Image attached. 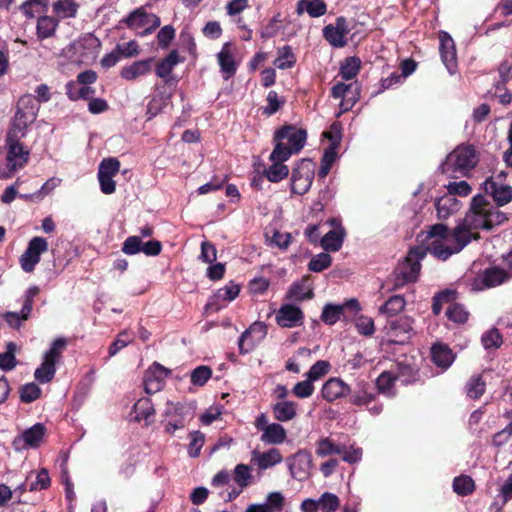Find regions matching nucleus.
Instances as JSON below:
<instances>
[{
  "mask_svg": "<svg viewBox=\"0 0 512 512\" xmlns=\"http://www.w3.org/2000/svg\"><path fill=\"white\" fill-rule=\"evenodd\" d=\"M48 251V241L41 236L31 238L28 245L19 258L21 269L26 273L35 270L36 265L40 262L41 255Z\"/></svg>",
  "mask_w": 512,
  "mask_h": 512,
  "instance_id": "obj_12",
  "label": "nucleus"
},
{
  "mask_svg": "<svg viewBox=\"0 0 512 512\" xmlns=\"http://www.w3.org/2000/svg\"><path fill=\"white\" fill-rule=\"evenodd\" d=\"M21 137L11 138L7 134L5 139L6 164L0 165V179H9L14 173L22 169L29 160L30 152L20 143Z\"/></svg>",
  "mask_w": 512,
  "mask_h": 512,
  "instance_id": "obj_6",
  "label": "nucleus"
},
{
  "mask_svg": "<svg viewBox=\"0 0 512 512\" xmlns=\"http://www.w3.org/2000/svg\"><path fill=\"white\" fill-rule=\"evenodd\" d=\"M272 165L265 171V175L270 182H279L289 174V168L284 164L286 160H270Z\"/></svg>",
  "mask_w": 512,
  "mask_h": 512,
  "instance_id": "obj_47",
  "label": "nucleus"
},
{
  "mask_svg": "<svg viewBox=\"0 0 512 512\" xmlns=\"http://www.w3.org/2000/svg\"><path fill=\"white\" fill-rule=\"evenodd\" d=\"M313 297V291L304 282L293 283L286 294V299L293 302H302Z\"/></svg>",
  "mask_w": 512,
  "mask_h": 512,
  "instance_id": "obj_44",
  "label": "nucleus"
},
{
  "mask_svg": "<svg viewBox=\"0 0 512 512\" xmlns=\"http://www.w3.org/2000/svg\"><path fill=\"white\" fill-rule=\"evenodd\" d=\"M306 140V130L292 125L283 126L275 132V147L269 160H288L293 154L302 150Z\"/></svg>",
  "mask_w": 512,
  "mask_h": 512,
  "instance_id": "obj_2",
  "label": "nucleus"
},
{
  "mask_svg": "<svg viewBox=\"0 0 512 512\" xmlns=\"http://www.w3.org/2000/svg\"><path fill=\"white\" fill-rule=\"evenodd\" d=\"M507 215L493 205L484 195H475L465 217L454 229L444 224L429 227L426 239H431L430 251L440 260H447L462 251L472 240L479 238L477 230H491L507 221Z\"/></svg>",
  "mask_w": 512,
  "mask_h": 512,
  "instance_id": "obj_1",
  "label": "nucleus"
},
{
  "mask_svg": "<svg viewBox=\"0 0 512 512\" xmlns=\"http://www.w3.org/2000/svg\"><path fill=\"white\" fill-rule=\"evenodd\" d=\"M437 217L441 220L449 218L461 208V202L454 195L445 194L435 202Z\"/></svg>",
  "mask_w": 512,
  "mask_h": 512,
  "instance_id": "obj_31",
  "label": "nucleus"
},
{
  "mask_svg": "<svg viewBox=\"0 0 512 512\" xmlns=\"http://www.w3.org/2000/svg\"><path fill=\"white\" fill-rule=\"evenodd\" d=\"M284 501L285 499L281 492H271L263 503L249 505L246 512H280L284 508Z\"/></svg>",
  "mask_w": 512,
  "mask_h": 512,
  "instance_id": "obj_29",
  "label": "nucleus"
},
{
  "mask_svg": "<svg viewBox=\"0 0 512 512\" xmlns=\"http://www.w3.org/2000/svg\"><path fill=\"white\" fill-rule=\"evenodd\" d=\"M169 370L161 364L154 362L144 374V389L147 394H154L163 387L164 380L169 375Z\"/></svg>",
  "mask_w": 512,
  "mask_h": 512,
  "instance_id": "obj_20",
  "label": "nucleus"
},
{
  "mask_svg": "<svg viewBox=\"0 0 512 512\" xmlns=\"http://www.w3.org/2000/svg\"><path fill=\"white\" fill-rule=\"evenodd\" d=\"M66 340L58 338L54 340L43 356L41 365L35 370L34 377L40 383L50 382L56 373V364L60 361L66 347Z\"/></svg>",
  "mask_w": 512,
  "mask_h": 512,
  "instance_id": "obj_7",
  "label": "nucleus"
},
{
  "mask_svg": "<svg viewBox=\"0 0 512 512\" xmlns=\"http://www.w3.org/2000/svg\"><path fill=\"white\" fill-rule=\"evenodd\" d=\"M357 332L363 336H372L375 332L374 320L367 315H360L355 320Z\"/></svg>",
  "mask_w": 512,
  "mask_h": 512,
  "instance_id": "obj_60",
  "label": "nucleus"
},
{
  "mask_svg": "<svg viewBox=\"0 0 512 512\" xmlns=\"http://www.w3.org/2000/svg\"><path fill=\"white\" fill-rule=\"evenodd\" d=\"M311 456L306 451L297 452L290 460L289 470L293 478L304 480L309 475Z\"/></svg>",
  "mask_w": 512,
  "mask_h": 512,
  "instance_id": "obj_28",
  "label": "nucleus"
},
{
  "mask_svg": "<svg viewBox=\"0 0 512 512\" xmlns=\"http://www.w3.org/2000/svg\"><path fill=\"white\" fill-rule=\"evenodd\" d=\"M337 149L338 148L328 146L324 150L321 159L320 169L318 171V176L320 178H325L328 175L332 165L335 163L337 159Z\"/></svg>",
  "mask_w": 512,
  "mask_h": 512,
  "instance_id": "obj_52",
  "label": "nucleus"
},
{
  "mask_svg": "<svg viewBox=\"0 0 512 512\" xmlns=\"http://www.w3.org/2000/svg\"><path fill=\"white\" fill-rule=\"evenodd\" d=\"M287 437L285 428L279 423H270L261 434L260 440L269 445L282 444Z\"/></svg>",
  "mask_w": 512,
  "mask_h": 512,
  "instance_id": "obj_38",
  "label": "nucleus"
},
{
  "mask_svg": "<svg viewBox=\"0 0 512 512\" xmlns=\"http://www.w3.org/2000/svg\"><path fill=\"white\" fill-rule=\"evenodd\" d=\"M297 14L307 13L312 18L321 17L327 12V5L322 0H299Z\"/></svg>",
  "mask_w": 512,
  "mask_h": 512,
  "instance_id": "obj_37",
  "label": "nucleus"
},
{
  "mask_svg": "<svg viewBox=\"0 0 512 512\" xmlns=\"http://www.w3.org/2000/svg\"><path fill=\"white\" fill-rule=\"evenodd\" d=\"M39 109L40 105L33 95L26 94L20 97L7 134H10L11 138H24L28 132V127L36 120Z\"/></svg>",
  "mask_w": 512,
  "mask_h": 512,
  "instance_id": "obj_4",
  "label": "nucleus"
},
{
  "mask_svg": "<svg viewBox=\"0 0 512 512\" xmlns=\"http://www.w3.org/2000/svg\"><path fill=\"white\" fill-rule=\"evenodd\" d=\"M455 295H456V292L453 291V290H445V291H442L440 293H438L434 298H433V303H432V311L435 315H438L440 314L441 310H442V306L444 304H448L455 300Z\"/></svg>",
  "mask_w": 512,
  "mask_h": 512,
  "instance_id": "obj_61",
  "label": "nucleus"
},
{
  "mask_svg": "<svg viewBox=\"0 0 512 512\" xmlns=\"http://www.w3.org/2000/svg\"><path fill=\"white\" fill-rule=\"evenodd\" d=\"M342 452H344V444H336L328 437L321 438L317 442L316 454L320 457L340 455Z\"/></svg>",
  "mask_w": 512,
  "mask_h": 512,
  "instance_id": "obj_45",
  "label": "nucleus"
},
{
  "mask_svg": "<svg viewBox=\"0 0 512 512\" xmlns=\"http://www.w3.org/2000/svg\"><path fill=\"white\" fill-rule=\"evenodd\" d=\"M155 414V409L151 400L147 397L140 398L133 406L131 416L135 421H146L149 424V419Z\"/></svg>",
  "mask_w": 512,
  "mask_h": 512,
  "instance_id": "obj_40",
  "label": "nucleus"
},
{
  "mask_svg": "<svg viewBox=\"0 0 512 512\" xmlns=\"http://www.w3.org/2000/svg\"><path fill=\"white\" fill-rule=\"evenodd\" d=\"M58 24L59 21L54 16H40L36 25V34L38 39L44 40L52 37L57 30Z\"/></svg>",
  "mask_w": 512,
  "mask_h": 512,
  "instance_id": "obj_39",
  "label": "nucleus"
},
{
  "mask_svg": "<svg viewBox=\"0 0 512 512\" xmlns=\"http://www.w3.org/2000/svg\"><path fill=\"white\" fill-rule=\"evenodd\" d=\"M220 71L225 80L233 77L237 71L238 63L234 59L232 46L229 42L225 43L217 54Z\"/></svg>",
  "mask_w": 512,
  "mask_h": 512,
  "instance_id": "obj_27",
  "label": "nucleus"
},
{
  "mask_svg": "<svg viewBox=\"0 0 512 512\" xmlns=\"http://www.w3.org/2000/svg\"><path fill=\"white\" fill-rule=\"evenodd\" d=\"M376 395L375 387L371 383L365 380H358L353 387H350L348 402L357 407L365 406L370 414L376 416L383 411V405L380 403H375L369 407L375 401Z\"/></svg>",
  "mask_w": 512,
  "mask_h": 512,
  "instance_id": "obj_8",
  "label": "nucleus"
},
{
  "mask_svg": "<svg viewBox=\"0 0 512 512\" xmlns=\"http://www.w3.org/2000/svg\"><path fill=\"white\" fill-rule=\"evenodd\" d=\"M128 27L140 31L141 34H150L160 26V19L153 13H148L145 9L139 8L131 12L127 17Z\"/></svg>",
  "mask_w": 512,
  "mask_h": 512,
  "instance_id": "obj_17",
  "label": "nucleus"
},
{
  "mask_svg": "<svg viewBox=\"0 0 512 512\" xmlns=\"http://www.w3.org/2000/svg\"><path fill=\"white\" fill-rule=\"evenodd\" d=\"M95 94V89L82 85L76 81H69L66 84V95L72 101H77L80 99L88 100Z\"/></svg>",
  "mask_w": 512,
  "mask_h": 512,
  "instance_id": "obj_41",
  "label": "nucleus"
},
{
  "mask_svg": "<svg viewBox=\"0 0 512 512\" xmlns=\"http://www.w3.org/2000/svg\"><path fill=\"white\" fill-rule=\"evenodd\" d=\"M153 58L134 61L120 70V76L126 81H134L149 75L152 71Z\"/></svg>",
  "mask_w": 512,
  "mask_h": 512,
  "instance_id": "obj_24",
  "label": "nucleus"
},
{
  "mask_svg": "<svg viewBox=\"0 0 512 512\" xmlns=\"http://www.w3.org/2000/svg\"><path fill=\"white\" fill-rule=\"evenodd\" d=\"M413 320L410 317H401L389 321L385 326V334L390 343L404 344L413 334Z\"/></svg>",
  "mask_w": 512,
  "mask_h": 512,
  "instance_id": "obj_15",
  "label": "nucleus"
},
{
  "mask_svg": "<svg viewBox=\"0 0 512 512\" xmlns=\"http://www.w3.org/2000/svg\"><path fill=\"white\" fill-rule=\"evenodd\" d=\"M190 442L188 445V454L190 457L195 458L199 456L200 451L205 442V435L200 431H192L190 434Z\"/></svg>",
  "mask_w": 512,
  "mask_h": 512,
  "instance_id": "obj_59",
  "label": "nucleus"
},
{
  "mask_svg": "<svg viewBox=\"0 0 512 512\" xmlns=\"http://www.w3.org/2000/svg\"><path fill=\"white\" fill-rule=\"evenodd\" d=\"M20 400L23 403H31L41 395V389L35 383H27L20 388Z\"/></svg>",
  "mask_w": 512,
  "mask_h": 512,
  "instance_id": "obj_62",
  "label": "nucleus"
},
{
  "mask_svg": "<svg viewBox=\"0 0 512 512\" xmlns=\"http://www.w3.org/2000/svg\"><path fill=\"white\" fill-rule=\"evenodd\" d=\"M361 67V61L357 57H348L341 64L339 74L341 77L346 80L354 79L359 73Z\"/></svg>",
  "mask_w": 512,
  "mask_h": 512,
  "instance_id": "obj_49",
  "label": "nucleus"
},
{
  "mask_svg": "<svg viewBox=\"0 0 512 512\" xmlns=\"http://www.w3.org/2000/svg\"><path fill=\"white\" fill-rule=\"evenodd\" d=\"M314 163L309 159H302L292 171L291 190L298 195H304L311 188L314 179Z\"/></svg>",
  "mask_w": 512,
  "mask_h": 512,
  "instance_id": "obj_11",
  "label": "nucleus"
},
{
  "mask_svg": "<svg viewBox=\"0 0 512 512\" xmlns=\"http://www.w3.org/2000/svg\"><path fill=\"white\" fill-rule=\"evenodd\" d=\"M296 63V57L289 45H285L278 50V56L274 65L281 70L292 68Z\"/></svg>",
  "mask_w": 512,
  "mask_h": 512,
  "instance_id": "obj_48",
  "label": "nucleus"
},
{
  "mask_svg": "<svg viewBox=\"0 0 512 512\" xmlns=\"http://www.w3.org/2000/svg\"><path fill=\"white\" fill-rule=\"evenodd\" d=\"M439 51L441 59L449 74L453 75L457 71V55L455 43L447 32H441Z\"/></svg>",
  "mask_w": 512,
  "mask_h": 512,
  "instance_id": "obj_22",
  "label": "nucleus"
},
{
  "mask_svg": "<svg viewBox=\"0 0 512 512\" xmlns=\"http://www.w3.org/2000/svg\"><path fill=\"white\" fill-rule=\"evenodd\" d=\"M478 162L476 150L473 146H458L447 155L441 164L443 173H460L466 176Z\"/></svg>",
  "mask_w": 512,
  "mask_h": 512,
  "instance_id": "obj_5",
  "label": "nucleus"
},
{
  "mask_svg": "<svg viewBox=\"0 0 512 512\" xmlns=\"http://www.w3.org/2000/svg\"><path fill=\"white\" fill-rule=\"evenodd\" d=\"M445 314L450 321L458 324H462L468 319V312L464 306L455 302L449 303Z\"/></svg>",
  "mask_w": 512,
  "mask_h": 512,
  "instance_id": "obj_56",
  "label": "nucleus"
},
{
  "mask_svg": "<svg viewBox=\"0 0 512 512\" xmlns=\"http://www.w3.org/2000/svg\"><path fill=\"white\" fill-rule=\"evenodd\" d=\"M486 384L481 375H473L466 384L467 396L471 399L480 398L485 392Z\"/></svg>",
  "mask_w": 512,
  "mask_h": 512,
  "instance_id": "obj_54",
  "label": "nucleus"
},
{
  "mask_svg": "<svg viewBox=\"0 0 512 512\" xmlns=\"http://www.w3.org/2000/svg\"><path fill=\"white\" fill-rule=\"evenodd\" d=\"M430 247L431 243L426 249L416 246L409 250L407 256L398 263L388 280L392 284L391 289L397 290L406 284L417 281L421 270V260L425 257L427 251L432 254Z\"/></svg>",
  "mask_w": 512,
  "mask_h": 512,
  "instance_id": "obj_3",
  "label": "nucleus"
},
{
  "mask_svg": "<svg viewBox=\"0 0 512 512\" xmlns=\"http://www.w3.org/2000/svg\"><path fill=\"white\" fill-rule=\"evenodd\" d=\"M332 262V258L327 253H319L315 255L309 262L308 268L312 272H322L327 269Z\"/></svg>",
  "mask_w": 512,
  "mask_h": 512,
  "instance_id": "obj_63",
  "label": "nucleus"
},
{
  "mask_svg": "<svg viewBox=\"0 0 512 512\" xmlns=\"http://www.w3.org/2000/svg\"><path fill=\"white\" fill-rule=\"evenodd\" d=\"M181 59L176 50L171 51L165 58H163L156 66L155 73L157 77L163 79L165 84L177 82V79L172 76V72L176 65L181 63Z\"/></svg>",
  "mask_w": 512,
  "mask_h": 512,
  "instance_id": "obj_26",
  "label": "nucleus"
},
{
  "mask_svg": "<svg viewBox=\"0 0 512 512\" xmlns=\"http://www.w3.org/2000/svg\"><path fill=\"white\" fill-rule=\"evenodd\" d=\"M298 405L293 401H277L272 405L273 416L277 421L288 422L297 415Z\"/></svg>",
  "mask_w": 512,
  "mask_h": 512,
  "instance_id": "obj_34",
  "label": "nucleus"
},
{
  "mask_svg": "<svg viewBox=\"0 0 512 512\" xmlns=\"http://www.w3.org/2000/svg\"><path fill=\"white\" fill-rule=\"evenodd\" d=\"M190 416V409L180 402L167 401L165 409L162 413V425L164 431L168 434H174L177 430L184 429L188 417Z\"/></svg>",
  "mask_w": 512,
  "mask_h": 512,
  "instance_id": "obj_9",
  "label": "nucleus"
},
{
  "mask_svg": "<svg viewBox=\"0 0 512 512\" xmlns=\"http://www.w3.org/2000/svg\"><path fill=\"white\" fill-rule=\"evenodd\" d=\"M506 176V172L500 171L487 178L482 184L483 190L493 198L497 207L512 200V187L505 183Z\"/></svg>",
  "mask_w": 512,
  "mask_h": 512,
  "instance_id": "obj_10",
  "label": "nucleus"
},
{
  "mask_svg": "<svg viewBox=\"0 0 512 512\" xmlns=\"http://www.w3.org/2000/svg\"><path fill=\"white\" fill-rule=\"evenodd\" d=\"M453 490L460 496L470 495L475 490V484L470 476H458L453 480Z\"/></svg>",
  "mask_w": 512,
  "mask_h": 512,
  "instance_id": "obj_55",
  "label": "nucleus"
},
{
  "mask_svg": "<svg viewBox=\"0 0 512 512\" xmlns=\"http://www.w3.org/2000/svg\"><path fill=\"white\" fill-rule=\"evenodd\" d=\"M511 278L512 272H507L504 268L495 266L484 270L483 273L475 277L470 286L473 291H482L501 285Z\"/></svg>",
  "mask_w": 512,
  "mask_h": 512,
  "instance_id": "obj_13",
  "label": "nucleus"
},
{
  "mask_svg": "<svg viewBox=\"0 0 512 512\" xmlns=\"http://www.w3.org/2000/svg\"><path fill=\"white\" fill-rule=\"evenodd\" d=\"M49 0H26L19 9L27 19H34L37 14L48 10Z\"/></svg>",
  "mask_w": 512,
  "mask_h": 512,
  "instance_id": "obj_43",
  "label": "nucleus"
},
{
  "mask_svg": "<svg viewBox=\"0 0 512 512\" xmlns=\"http://www.w3.org/2000/svg\"><path fill=\"white\" fill-rule=\"evenodd\" d=\"M120 169V162L116 158L103 159L98 167V173L104 176L114 177Z\"/></svg>",
  "mask_w": 512,
  "mask_h": 512,
  "instance_id": "obj_64",
  "label": "nucleus"
},
{
  "mask_svg": "<svg viewBox=\"0 0 512 512\" xmlns=\"http://www.w3.org/2000/svg\"><path fill=\"white\" fill-rule=\"evenodd\" d=\"M252 479L251 468L246 464H238L233 471V480L241 488L250 484Z\"/></svg>",
  "mask_w": 512,
  "mask_h": 512,
  "instance_id": "obj_57",
  "label": "nucleus"
},
{
  "mask_svg": "<svg viewBox=\"0 0 512 512\" xmlns=\"http://www.w3.org/2000/svg\"><path fill=\"white\" fill-rule=\"evenodd\" d=\"M79 4L75 0H55L52 3V13L58 21L75 18Z\"/></svg>",
  "mask_w": 512,
  "mask_h": 512,
  "instance_id": "obj_32",
  "label": "nucleus"
},
{
  "mask_svg": "<svg viewBox=\"0 0 512 512\" xmlns=\"http://www.w3.org/2000/svg\"><path fill=\"white\" fill-rule=\"evenodd\" d=\"M26 479L29 484V491L36 492L48 489L51 484L49 472L46 468L38 471H31L27 474Z\"/></svg>",
  "mask_w": 512,
  "mask_h": 512,
  "instance_id": "obj_36",
  "label": "nucleus"
},
{
  "mask_svg": "<svg viewBox=\"0 0 512 512\" xmlns=\"http://www.w3.org/2000/svg\"><path fill=\"white\" fill-rule=\"evenodd\" d=\"M267 332L266 325L260 322L252 324L239 338V349L241 353H247L253 349L255 342L250 338L255 335L257 340L265 337Z\"/></svg>",
  "mask_w": 512,
  "mask_h": 512,
  "instance_id": "obj_30",
  "label": "nucleus"
},
{
  "mask_svg": "<svg viewBox=\"0 0 512 512\" xmlns=\"http://www.w3.org/2000/svg\"><path fill=\"white\" fill-rule=\"evenodd\" d=\"M406 300L401 295L391 296L383 305L378 309L380 315L386 317H393L404 310Z\"/></svg>",
  "mask_w": 512,
  "mask_h": 512,
  "instance_id": "obj_42",
  "label": "nucleus"
},
{
  "mask_svg": "<svg viewBox=\"0 0 512 512\" xmlns=\"http://www.w3.org/2000/svg\"><path fill=\"white\" fill-rule=\"evenodd\" d=\"M416 62L412 59H405L404 61H402L401 63V75H396V76H393L391 78H388V79H385L383 81V86L385 88H389L392 83H393V80H395V82H399L401 78H406L408 77L409 75H411L415 69H416Z\"/></svg>",
  "mask_w": 512,
  "mask_h": 512,
  "instance_id": "obj_58",
  "label": "nucleus"
},
{
  "mask_svg": "<svg viewBox=\"0 0 512 512\" xmlns=\"http://www.w3.org/2000/svg\"><path fill=\"white\" fill-rule=\"evenodd\" d=\"M282 455L276 448H271L266 452H253L252 462L257 465L261 470L271 468L282 462Z\"/></svg>",
  "mask_w": 512,
  "mask_h": 512,
  "instance_id": "obj_33",
  "label": "nucleus"
},
{
  "mask_svg": "<svg viewBox=\"0 0 512 512\" xmlns=\"http://www.w3.org/2000/svg\"><path fill=\"white\" fill-rule=\"evenodd\" d=\"M317 500L321 512H336L340 507V499L334 493L324 492Z\"/></svg>",
  "mask_w": 512,
  "mask_h": 512,
  "instance_id": "obj_53",
  "label": "nucleus"
},
{
  "mask_svg": "<svg viewBox=\"0 0 512 512\" xmlns=\"http://www.w3.org/2000/svg\"><path fill=\"white\" fill-rule=\"evenodd\" d=\"M240 292V287L237 284L229 283L228 285L218 289L214 295L209 299L206 307L214 311L223 308L228 302L233 301Z\"/></svg>",
  "mask_w": 512,
  "mask_h": 512,
  "instance_id": "obj_23",
  "label": "nucleus"
},
{
  "mask_svg": "<svg viewBox=\"0 0 512 512\" xmlns=\"http://www.w3.org/2000/svg\"><path fill=\"white\" fill-rule=\"evenodd\" d=\"M396 381H397L396 377L392 372H390V371L382 372L376 379L377 391L381 394L388 396V397H393L395 395L394 383Z\"/></svg>",
  "mask_w": 512,
  "mask_h": 512,
  "instance_id": "obj_46",
  "label": "nucleus"
},
{
  "mask_svg": "<svg viewBox=\"0 0 512 512\" xmlns=\"http://www.w3.org/2000/svg\"><path fill=\"white\" fill-rule=\"evenodd\" d=\"M349 33L350 28L347 20L342 16L337 17L334 24H329L323 28L324 38L335 48H342L347 44Z\"/></svg>",
  "mask_w": 512,
  "mask_h": 512,
  "instance_id": "obj_18",
  "label": "nucleus"
},
{
  "mask_svg": "<svg viewBox=\"0 0 512 512\" xmlns=\"http://www.w3.org/2000/svg\"><path fill=\"white\" fill-rule=\"evenodd\" d=\"M46 432L47 429L43 423H36L25 429L19 436H17L13 441V446L15 450L18 451L38 448L41 445Z\"/></svg>",
  "mask_w": 512,
  "mask_h": 512,
  "instance_id": "obj_16",
  "label": "nucleus"
},
{
  "mask_svg": "<svg viewBox=\"0 0 512 512\" xmlns=\"http://www.w3.org/2000/svg\"><path fill=\"white\" fill-rule=\"evenodd\" d=\"M342 314L343 306L328 303L323 307L321 320L327 325H334L340 320Z\"/></svg>",
  "mask_w": 512,
  "mask_h": 512,
  "instance_id": "obj_51",
  "label": "nucleus"
},
{
  "mask_svg": "<svg viewBox=\"0 0 512 512\" xmlns=\"http://www.w3.org/2000/svg\"><path fill=\"white\" fill-rule=\"evenodd\" d=\"M276 323L283 328L301 326L304 320L303 311L293 304H283L276 313Z\"/></svg>",
  "mask_w": 512,
  "mask_h": 512,
  "instance_id": "obj_21",
  "label": "nucleus"
},
{
  "mask_svg": "<svg viewBox=\"0 0 512 512\" xmlns=\"http://www.w3.org/2000/svg\"><path fill=\"white\" fill-rule=\"evenodd\" d=\"M332 97L339 99L340 112L338 115L349 111L360 98V86L357 81L346 84L339 82L332 87Z\"/></svg>",
  "mask_w": 512,
  "mask_h": 512,
  "instance_id": "obj_14",
  "label": "nucleus"
},
{
  "mask_svg": "<svg viewBox=\"0 0 512 512\" xmlns=\"http://www.w3.org/2000/svg\"><path fill=\"white\" fill-rule=\"evenodd\" d=\"M432 361L440 368L447 369L454 362L455 356L452 350L444 344H436L431 350Z\"/></svg>",
  "mask_w": 512,
  "mask_h": 512,
  "instance_id": "obj_35",
  "label": "nucleus"
},
{
  "mask_svg": "<svg viewBox=\"0 0 512 512\" xmlns=\"http://www.w3.org/2000/svg\"><path fill=\"white\" fill-rule=\"evenodd\" d=\"M350 386L340 378H330L322 386V397L328 401L333 402L339 398L348 396Z\"/></svg>",
  "mask_w": 512,
  "mask_h": 512,
  "instance_id": "obj_25",
  "label": "nucleus"
},
{
  "mask_svg": "<svg viewBox=\"0 0 512 512\" xmlns=\"http://www.w3.org/2000/svg\"><path fill=\"white\" fill-rule=\"evenodd\" d=\"M327 223L332 227V229L321 237L320 244L325 251L337 252L343 245V241L346 236L345 229L343 228L341 221L337 218H331Z\"/></svg>",
  "mask_w": 512,
  "mask_h": 512,
  "instance_id": "obj_19",
  "label": "nucleus"
},
{
  "mask_svg": "<svg viewBox=\"0 0 512 512\" xmlns=\"http://www.w3.org/2000/svg\"><path fill=\"white\" fill-rule=\"evenodd\" d=\"M6 348L7 350L4 353H0V369L3 371H11L17 364V360L15 358L17 345L13 342H9Z\"/></svg>",
  "mask_w": 512,
  "mask_h": 512,
  "instance_id": "obj_50",
  "label": "nucleus"
}]
</instances>
